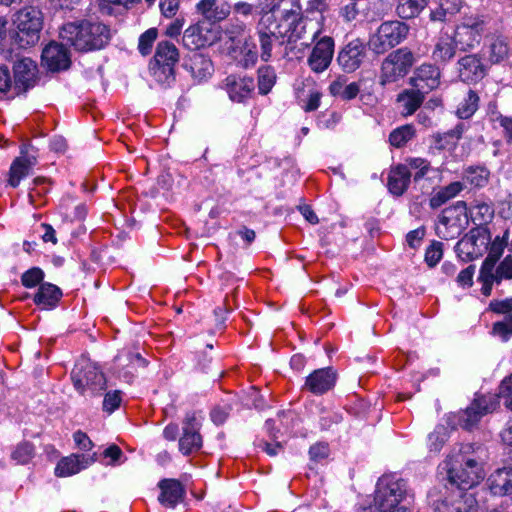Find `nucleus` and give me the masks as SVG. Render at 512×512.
Instances as JSON below:
<instances>
[{
  "instance_id": "46",
  "label": "nucleus",
  "mask_w": 512,
  "mask_h": 512,
  "mask_svg": "<svg viewBox=\"0 0 512 512\" xmlns=\"http://www.w3.org/2000/svg\"><path fill=\"white\" fill-rule=\"evenodd\" d=\"M276 81V74L271 66H263L258 69V89L263 95L270 92Z\"/></svg>"
},
{
  "instance_id": "56",
  "label": "nucleus",
  "mask_w": 512,
  "mask_h": 512,
  "mask_svg": "<svg viewBox=\"0 0 512 512\" xmlns=\"http://www.w3.org/2000/svg\"><path fill=\"white\" fill-rule=\"evenodd\" d=\"M128 362L129 365L132 366H145L146 361L139 353L129 352L126 355H118L115 358V362L118 366H124L125 362Z\"/></svg>"
},
{
  "instance_id": "9",
  "label": "nucleus",
  "mask_w": 512,
  "mask_h": 512,
  "mask_svg": "<svg viewBox=\"0 0 512 512\" xmlns=\"http://www.w3.org/2000/svg\"><path fill=\"white\" fill-rule=\"evenodd\" d=\"M490 241L491 234L487 227H475L458 241L455 249L458 257L468 262L483 256Z\"/></svg>"
},
{
  "instance_id": "18",
  "label": "nucleus",
  "mask_w": 512,
  "mask_h": 512,
  "mask_svg": "<svg viewBox=\"0 0 512 512\" xmlns=\"http://www.w3.org/2000/svg\"><path fill=\"white\" fill-rule=\"evenodd\" d=\"M95 461L96 453L92 455L71 454L58 462L55 468V474L58 477H68L88 468Z\"/></svg>"
},
{
  "instance_id": "8",
  "label": "nucleus",
  "mask_w": 512,
  "mask_h": 512,
  "mask_svg": "<svg viewBox=\"0 0 512 512\" xmlns=\"http://www.w3.org/2000/svg\"><path fill=\"white\" fill-rule=\"evenodd\" d=\"M468 225L467 203L458 201L443 210L436 225L437 235L445 240L455 239Z\"/></svg>"
},
{
  "instance_id": "40",
  "label": "nucleus",
  "mask_w": 512,
  "mask_h": 512,
  "mask_svg": "<svg viewBox=\"0 0 512 512\" xmlns=\"http://www.w3.org/2000/svg\"><path fill=\"white\" fill-rule=\"evenodd\" d=\"M490 172L484 166H469L463 172V178L474 187H484L489 181Z\"/></svg>"
},
{
  "instance_id": "52",
  "label": "nucleus",
  "mask_w": 512,
  "mask_h": 512,
  "mask_svg": "<svg viewBox=\"0 0 512 512\" xmlns=\"http://www.w3.org/2000/svg\"><path fill=\"white\" fill-rule=\"evenodd\" d=\"M322 93L316 89H313L309 92L306 99H301L299 97V103L301 105V108L305 112H312L318 109L320 106Z\"/></svg>"
},
{
  "instance_id": "16",
  "label": "nucleus",
  "mask_w": 512,
  "mask_h": 512,
  "mask_svg": "<svg viewBox=\"0 0 512 512\" xmlns=\"http://www.w3.org/2000/svg\"><path fill=\"white\" fill-rule=\"evenodd\" d=\"M491 311L503 314L504 319L493 325L494 335L506 341L512 335V297L504 300H493L489 304Z\"/></svg>"
},
{
  "instance_id": "63",
  "label": "nucleus",
  "mask_w": 512,
  "mask_h": 512,
  "mask_svg": "<svg viewBox=\"0 0 512 512\" xmlns=\"http://www.w3.org/2000/svg\"><path fill=\"white\" fill-rule=\"evenodd\" d=\"M425 235L424 228H417L415 230L410 231L406 236V241L408 245L412 248H416L420 245L421 240Z\"/></svg>"
},
{
  "instance_id": "20",
  "label": "nucleus",
  "mask_w": 512,
  "mask_h": 512,
  "mask_svg": "<svg viewBox=\"0 0 512 512\" xmlns=\"http://www.w3.org/2000/svg\"><path fill=\"white\" fill-rule=\"evenodd\" d=\"M459 78L463 82H477L486 74L481 58L476 54L465 55L457 61Z\"/></svg>"
},
{
  "instance_id": "48",
  "label": "nucleus",
  "mask_w": 512,
  "mask_h": 512,
  "mask_svg": "<svg viewBox=\"0 0 512 512\" xmlns=\"http://www.w3.org/2000/svg\"><path fill=\"white\" fill-rule=\"evenodd\" d=\"M157 36L158 31L156 28H150L140 35L138 42V50L143 56L150 54V52L152 51L153 44L157 39Z\"/></svg>"
},
{
  "instance_id": "13",
  "label": "nucleus",
  "mask_w": 512,
  "mask_h": 512,
  "mask_svg": "<svg viewBox=\"0 0 512 512\" xmlns=\"http://www.w3.org/2000/svg\"><path fill=\"white\" fill-rule=\"evenodd\" d=\"M483 32L484 22L477 17H468L456 26L452 38L461 50H468L480 43Z\"/></svg>"
},
{
  "instance_id": "19",
  "label": "nucleus",
  "mask_w": 512,
  "mask_h": 512,
  "mask_svg": "<svg viewBox=\"0 0 512 512\" xmlns=\"http://www.w3.org/2000/svg\"><path fill=\"white\" fill-rule=\"evenodd\" d=\"M184 68L190 73L195 83L207 81L214 72L212 61L205 55L193 53L184 62Z\"/></svg>"
},
{
  "instance_id": "61",
  "label": "nucleus",
  "mask_w": 512,
  "mask_h": 512,
  "mask_svg": "<svg viewBox=\"0 0 512 512\" xmlns=\"http://www.w3.org/2000/svg\"><path fill=\"white\" fill-rule=\"evenodd\" d=\"M499 125L503 128L504 138L508 143H512V117L500 115L497 118Z\"/></svg>"
},
{
  "instance_id": "47",
  "label": "nucleus",
  "mask_w": 512,
  "mask_h": 512,
  "mask_svg": "<svg viewBox=\"0 0 512 512\" xmlns=\"http://www.w3.org/2000/svg\"><path fill=\"white\" fill-rule=\"evenodd\" d=\"M30 169L25 165V161L19 157L14 160L10 168L9 183L12 187H17L20 181L26 177Z\"/></svg>"
},
{
  "instance_id": "51",
  "label": "nucleus",
  "mask_w": 512,
  "mask_h": 512,
  "mask_svg": "<svg viewBox=\"0 0 512 512\" xmlns=\"http://www.w3.org/2000/svg\"><path fill=\"white\" fill-rule=\"evenodd\" d=\"M44 279V272L38 267H33L23 273L21 282L26 288H33Z\"/></svg>"
},
{
  "instance_id": "55",
  "label": "nucleus",
  "mask_w": 512,
  "mask_h": 512,
  "mask_svg": "<svg viewBox=\"0 0 512 512\" xmlns=\"http://www.w3.org/2000/svg\"><path fill=\"white\" fill-rule=\"evenodd\" d=\"M494 274L496 276V282H500L502 279L512 278V254L505 257L494 271Z\"/></svg>"
},
{
  "instance_id": "36",
  "label": "nucleus",
  "mask_w": 512,
  "mask_h": 512,
  "mask_svg": "<svg viewBox=\"0 0 512 512\" xmlns=\"http://www.w3.org/2000/svg\"><path fill=\"white\" fill-rule=\"evenodd\" d=\"M37 65L30 58H22L14 64L15 81L24 87L33 84L36 78Z\"/></svg>"
},
{
  "instance_id": "1",
  "label": "nucleus",
  "mask_w": 512,
  "mask_h": 512,
  "mask_svg": "<svg viewBox=\"0 0 512 512\" xmlns=\"http://www.w3.org/2000/svg\"><path fill=\"white\" fill-rule=\"evenodd\" d=\"M111 37L108 26L97 21H75L64 24L60 38L77 51L88 52L105 47Z\"/></svg>"
},
{
  "instance_id": "41",
  "label": "nucleus",
  "mask_w": 512,
  "mask_h": 512,
  "mask_svg": "<svg viewBox=\"0 0 512 512\" xmlns=\"http://www.w3.org/2000/svg\"><path fill=\"white\" fill-rule=\"evenodd\" d=\"M450 431L448 425L439 424L435 427L433 432L428 435L427 446L430 452L438 453L446 441L450 437Z\"/></svg>"
},
{
  "instance_id": "26",
  "label": "nucleus",
  "mask_w": 512,
  "mask_h": 512,
  "mask_svg": "<svg viewBox=\"0 0 512 512\" xmlns=\"http://www.w3.org/2000/svg\"><path fill=\"white\" fill-rule=\"evenodd\" d=\"M487 484L495 496L512 494V468L503 467L495 470L488 478Z\"/></svg>"
},
{
  "instance_id": "6",
  "label": "nucleus",
  "mask_w": 512,
  "mask_h": 512,
  "mask_svg": "<svg viewBox=\"0 0 512 512\" xmlns=\"http://www.w3.org/2000/svg\"><path fill=\"white\" fill-rule=\"evenodd\" d=\"M414 61L413 53L407 48L391 52L382 62L379 83L382 86L397 83L408 74Z\"/></svg>"
},
{
  "instance_id": "43",
  "label": "nucleus",
  "mask_w": 512,
  "mask_h": 512,
  "mask_svg": "<svg viewBox=\"0 0 512 512\" xmlns=\"http://www.w3.org/2000/svg\"><path fill=\"white\" fill-rule=\"evenodd\" d=\"M415 136V129L412 125L406 124L394 129L389 135V142L395 148L403 147Z\"/></svg>"
},
{
  "instance_id": "33",
  "label": "nucleus",
  "mask_w": 512,
  "mask_h": 512,
  "mask_svg": "<svg viewBox=\"0 0 512 512\" xmlns=\"http://www.w3.org/2000/svg\"><path fill=\"white\" fill-rule=\"evenodd\" d=\"M456 45L452 36L446 34L439 37L432 51V59L435 63L446 64L454 58Z\"/></svg>"
},
{
  "instance_id": "30",
  "label": "nucleus",
  "mask_w": 512,
  "mask_h": 512,
  "mask_svg": "<svg viewBox=\"0 0 512 512\" xmlns=\"http://www.w3.org/2000/svg\"><path fill=\"white\" fill-rule=\"evenodd\" d=\"M62 297L60 288L51 283L40 284L37 293L34 295V302L42 309L54 308Z\"/></svg>"
},
{
  "instance_id": "64",
  "label": "nucleus",
  "mask_w": 512,
  "mask_h": 512,
  "mask_svg": "<svg viewBox=\"0 0 512 512\" xmlns=\"http://www.w3.org/2000/svg\"><path fill=\"white\" fill-rule=\"evenodd\" d=\"M474 266H469L462 270L457 276V282L463 287H469L473 282Z\"/></svg>"
},
{
  "instance_id": "29",
  "label": "nucleus",
  "mask_w": 512,
  "mask_h": 512,
  "mask_svg": "<svg viewBox=\"0 0 512 512\" xmlns=\"http://www.w3.org/2000/svg\"><path fill=\"white\" fill-rule=\"evenodd\" d=\"M411 181V172L404 164L393 167L388 177V189L396 195L401 196L407 190Z\"/></svg>"
},
{
  "instance_id": "25",
  "label": "nucleus",
  "mask_w": 512,
  "mask_h": 512,
  "mask_svg": "<svg viewBox=\"0 0 512 512\" xmlns=\"http://www.w3.org/2000/svg\"><path fill=\"white\" fill-rule=\"evenodd\" d=\"M161 493L158 497L159 502L168 508H174L183 500L185 490L182 484L175 479H164L159 482Z\"/></svg>"
},
{
  "instance_id": "10",
  "label": "nucleus",
  "mask_w": 512,
  "mask_h": 512,
  "mask_svg": "<svg viewBox=\"0 0 512 512\" xmlns=\"http://www.w3.org/2000/svg\"><path fill=\"white\" fill-rule=\"evenodd\" d=\"M321 29L317 28L311 37L314 43L310 54L307 57V65L314 73L326 71L333 59L335 43L332 37L323 36L319 38Z\"/></svg>"
},
{
  "instance_id": "42",
  "label": "nucleus",
  "mask_w": 512,
  "mask_h": 512,
  "mask_svg": "<svg viewBox=\"0 0 512 512\" xmlns=\"http://www.w3.org/2000/svg\"><path fill=\"white\" fill-rule=\"evenodd\" d=\"M479 106V96L473 90H468L466 96L459 103L456 114L460 119H468L474 115Z\"/></svg>"
},
{
  "instance_id": "17",
  "label": "nucleus",
  "mask_w": 512,
  "mask_h": 512,
  "mask_svg": "<svg viewBox=\"0 0 512 512\" xmlns=\"http://www.w3.org/2000/svg\"><path fill=\"white\" fill-rule=\"evenodd\" d=\"M411 85L425 94L436 89L440 84V70L433 64H422L414 71Z\"/></svg>"
},
{
  "instance_id": "2",
  "label": "nucleus",
  "mask_w": 512,
  "mask_h": 512,
  "mask_svg": "<svg viewBox=\"0 0 512 512\" xmlns=\"http://www.w3.org/2000/svg\"><path fill=\"white\" fill-rule=\"evenodd\" d=\"M470 449V445L462 446L458 454L448 456L444 462L448 481L458 491L472 488L485 476L482 463L466 455Z\"/></svg>"
},
{
  "instance_id": "4",
  "label": "nucleus",
  "mask_w": 512,
  "mask_h": 512,
  "mask_svg": "<svg viewBox=\"0 0 512 512\" xmlns=\"http://www.w3.org/2000/svg\"><path fill=\"white\" fill-rule=\"evenodd\" d=\"M16 41L21 47L35 45L40 39L43 28V14L40 9L27 6L20 9L14 17Z\"/></svg>"
},
{
  "instance_id": "49",
  "label": "nucleus",
  "mask_w": 512,
  "mask_h": 512,
  "mask_svg": "<svg viewBox=\"0 0 512 512\" xmlns=\"http://www.w3.org/2000/svg\"><path fill=\"white\" fill-rule=\"evenodd\" d=\"M34 456V447L28 442L20 443L12 452V459L18 464L28 463Z\"/></svg>"
},
{
  "instance_id": "54",
  "label": "nucleus",
  "mask_w": 512,
  "mask_h": 512,
  "mask_svg": "<svg viewBox=\"0 0 512 512\" xmlns=\"http://www.w3.org/2000/svg\"><path fill=\"white\" fill-rule=\"evenodd\" d=\"M442 255V243L435 241L426 249L425 261L429 266L433 267L441 260Z\"/></svg>"
},
{
  "instance_id": "21",
  "label": "nucleus",
  "mask_w": 512,
  "mask_h": 512,
  "mask_svg": "<svg viewBox=\"0 0 512 512\" xmlns=\"http://www.w3.org/2000/svg\"><path fill=\"white\" fill-rule=\"evenodd\" d=\"M199 424L194 415H187L183 424V435L179 440L180 451L188 455L198 451L202 446V438L198 433Z\"/></svg>"
},
{
  "instance_id": "3",
  "label": "nucleus",
  "mask_w": 512,
  "mask_h": 512,
  "mask_svg": "<svg viewBox=\"0 0 512 512\" xmlns=\"http://www.w3.org/2000/svg\"><path fill=\"white\" fill-rule=\"evenodd\" d=\"M75 389L84 397L102 395L106 389V378L98 366L89 360L76 363L71 373Z\"/></svg>"
},
{
  "instance_id": "37",
  "label": "nucleus",
  "mask_w": 512,
  "mask_h": 512,
  "mask_svg": "<svg viewBox=\"0 0 512 512\" xmlns=\"http://www.w3.org/2000/svg\"><path fill=\"white\" fill-rule=\"evenodd\" d=\"M464 189V184L460 181L451 182L450 184L441 187L439 190L435 191L431 196L429 204L433 209L439 208L449 200L455 198L459 195Z\"/></svg>"
},
{
  "instance_id": "62",
  "label": "nucleus",
  "mask_w": 512,
  "mask_h": 512,
  "mask_svg": "<svg viewBox=\"0 0 512 512\" xmlns=\"http://www.w3.org/2000/svg\"><path fill=\"white\" fill-rule=\"evenodd\" d=\"M357 0H350V2L341 8L340 14L346 21H352L358 15L356 5Z\"/></svg>"
},
{
  "instance_id": "7",
  "label": "nucleus",
  "mask_w": 512,
  "mask_h": 512,
  "mask_svg": "<svg viewBox=\"0 0 512 512\" xmlns=\"http://www.w3.org/2000/svg\"><path fill=\"white\" fill-rule=\"evenodd\" d=\"M409 33V26L398 20L383 22L369 40L370 49L383 54L403 42Z\"/></svg>"
},
{
  "instance_id": "39",
  "label": "nucleus",
  "mask_w": 512,
  "mask_h": 512,
  "mask_svg": "<svg viewBox=\"0 0 512 512\" xmlns=\"http://www.w3.org/2000/svg\"><path fill=\"white\" fill-rule=\"evenodd\" d=\"M428 5V0H398L396 13L402 19L418 16Z\"/></svg>"
},
{
  "instance_id": "34",
  "label": "nucleus",
  "mask_w": 512,
  "mask_h": 512,
  "mask_svg": "<svg viewBox=\"0 0 512 512\" xmlns=\"http://www.w3.org/2000/svg\"><path fill=\"white\" fill-rule=\"evenodd\" d=\"M494 216V209L491 204L481 200H475L470 207L467 206V218L477 227H486Z\"/></svg>"
},
{
  "instance_id": "15",
  "label": "nucleus",
  "mask_w": 512,
  "mask_h": 512,
  "mask_svg": "<svg viewBox=\"0 0 512 512\" xmlns=\"http://www.w3.org/2000/svg\"><path fill=\"white\" fill-rule=\"evenodd\" d=\"M478 504L473 494L455 491L437 503L435 512H477Z\"/></svg>"
},
{
  "instance_id": "28",
  "label": "nucleus",
  "mask_w": 512,
  "mask_h": 512,
  "mask_svg": "<svg viewBox=\"0 0 512 512\" xmlns=\"http://www.w3.org/2000/svg\"><path fill=\"white\" fill-rule=\"evenodd\" d=\"M196 8L197 12L210 22L222 21L230 14V6L218 3L217 0H200Z\"/></svg>"
},
{
  "instance_id": "57",
  "label": "nucleus",
  "mask_w": 512,
  "mask_h": 512,
  "mask_svg": "<svg viewBox=\"0 0 512 512\" xmlns=\"http://www.w3.org/2000/svg\"><path fill=\"white\" fill-rule=\"evenodd\" d=\"M231 10L234 16L247 19L253 15L254 6L248 2L239 1L230 7Z\"/></svg>"
},
{
  "instance_id": "24",
  "label": "nucleus",
  "mask_w": 512,
  "mask_h": 512,
  "mask_svg": "<svg viewBox=\"0 0 512 512\" xmlns=\"http://www.w3.org/2000/svg\"><path fill=\"white\" fill-rule=\"evenodd\" d=\"M224 85L229 98L234 102L245 101L251 96L255 88L252 78H240L233 75L225 79Z\"/></svg>"
},
{
  "instance_id": "35",
  "label": "nucleus",
  "mask_w": 512,
  "mask_h": 512,
  "mask_svg": "<svg viewBox=\"0 0 512 512\" xmlns=\"http://www.w3.org/2000/svg\"><path fill=\"white\" fill-rule=\"evenodd\" d=\"M287 35V31L281 30V25H274V29L258 31V38L261 47L260 57L263 61L267 62L272 56L273 44L279 40V37Z\"/></svg>"
},
{
  "instance_id": "12",
  "label": "nucleus",
  "mask_w": 512,
  "mask_h": 512,
  "mask_svg": "<svg viewBox=\"0 0 512 512\" xmlns=\"http://www.w3.org/2000/svg\"><path fill=\"white\" fill-rule=\"evenodd\" d=\"M220 32L216 26L198 22L189 26L183 34V45L189 50H198L210 46L219 40Z\"/></svg>"
},
{
  "instance_id": "22",
  "label": "nucleus",
  "mask_w": 512,
  "mask_h": 512,
  "mask_svg": "<svg viewBox=\"0 0 512 512\" xmlns=\"http://www.w3.org/2000/svg\"><path fill=\"white\" fill-rule=\"evenodd\" d=\"M335 382V371L332 368H321L307 376L305 388L315 395H321L332 389Z\"/></svg>"
},
{
  "instance_id": "44",
  "label": "nucleus",
  "mask_w": 512,
  "mask_h": 512,
  "mask_svg": "<svg viewBox=\"0 0 512 512\" xmlns=\"http://www.w3.org/2000/svg\"><path fill=\"white\" fill-rule=\"evenodd\" d=\"M509 44L503 37H496L489 45V59L492 63L503 61L509 53Z\"/></svg>"
},
{
  "instance_id": "53",
  "label": "nucleus",
  "mask_w": 512,
  "mask_h": 512,
  "mask_svg": "<svg viewBox=\"0 0 512 512\" xmlns=\"http://www.w3.org/2000/svg\"><path fill=\"white\" fill-rule=\"evenodd\" d=\"M122 401L121 392L118 390L107 392L103 400V410L108 414L113 413Z\"/></svg>"
},
{
  "instance_id": "14",
  "label": "nucleus",
  "mask_w": 512,
  "mask_h": 512,
  "mask_svg": "<svg viewBox=\"0 0 512 512\" xmlns=\"http://www.w3.org/2000/svg\"><path fill=\"white\" fill-rule=\"evenodd\" d=\"M366 57V47L360 39L347 43L338 53L337 62L343 71L352 73L363 63Z\"/></svg>"
},
{
  "instance_id": "38",
  "label": "nucleus",
  "mask_w": 512,
  "mask_h": 512,
  "mask_svg": "<svg viewBox=\"0 0 512 512\" xmlns=\"http://www.w3.org/2000/svg\"><path fill=\"white\" fill-rule=\"evenodd\" d=\"M424 92L419 90H406L398 96V103L402 107V113L412 115L423 103Z\"/></svg>"
},
{
  "instance_id": "50",
  "label": "nucleus",
  "mask_w": 512,
  "mask_h": 512,
  "mask_svg": "<svg viewBox=\"0 0 512 512\" xmlns=\"http://www.w3.org/2000/svg\"><path fill=\"white\" fill-rule=\"evenodd\" d=\"M241 54H242L241 61L244 65V67H250V66L255 65V63L257 62V59H258L257 45L252 41L246 40L241 49Z\"/></svg>"
},
{
  "instance_id": "60",
  "label": "nucleus",
  "mask_w": 512,
  "mask_h": 512,
  "mask_svg": "<svg viewBox=\"0 0 512 512\" xmlns=\"http://www.w3.org/2000/svg\"><path fill=\"white\" fill-rule=\"evenodd\" d=\"M73 439L76 446L83 451H89L93 448L94 444L88 435L80 430L73 434Z\"/></svg>"
},
{
  "instance_id": "59",
  "label": "nucleus",
  "mask_w": 512,
  "mask_h": 512,
  "mask_svg": "<svg viewBox=\"0 0 512 512\" xmlns=\"http://www.w3.org/2000/svg\"><path fill=\"white\" fill-rule=\"evenodd\" d=\"M161 14L166 18H172L179 9V0H160Z\"/></svg>"
},
{
  "instance_id": "58",
  "label": "nucleus",
  "mask_w": 512,
  "mask_h": 512,
  "mask_svg": "<svg viewBox=\"0 0 512 512\" xmlns=\"http://www.w3.org/2000/svg\"><path fill=\"white\" fill-rule=\"evenodd\" d=\"M329 455V447L325 443H316L309 449V456L312 461H321Z\"/></svg>"
},
{
  "instance_id": "31",
  "label": "nucleus",
  "mask_w": 512,
  "mask_h": 512,
  "mask_svg": "<svg viewBox=\"0 0 512 512\" xmlns=\"http://www.w3.org/2000/svg\"><path fill=\"white\" fill-rule=\"evenodd\" d=\"M466 125L464 123H458L453 129L433 135V145L437 150H454L461 139Z\"/></svg>"
},
{
  "instance_id": "45",
  "label": "nucleus",
  "mask_w": 512,
  "mask_h": 512,
  "mask_svg": "<svg viewBox=\"0 0 512 512\" xmlns=\"http://www.w3.org/2000/svg\"><path fill=\"white\" fill-rule=\"evenodd\" d=\"M405 166L407 169L414 170L413 180L415 182L420 181L424 178L431 170L430 162L421 157H409L405 160Z\"/></svg>"
},
{
  "instance_id": "23",
  "label": "nucleus",
  "mask_w": 512,
  "mask_h": 512,
  "mask_svg": "<svg viewBox=\"0 0 512 512\" xmlns=\"http://www.w3.org/2000/svg\"><path fill=\"white\" fill-rule=\"evenodd\" d=\"M42 62L51 71L67 69L70 59L66 48L59 43L52 42L42 51Z\"/></svg>"
},
{
  "instance_id": "32",
  "label": "nucleus",
  "mask_w": 512,
  "mask_h": 512,
  "mask_svg": "<svg viewBox=\"0 0 512 512\" xmlns=\"http://www.w3.org/2000/svg\"><path fill=\"white\" fill-rule=\"evenodd\" d=\"M462 0H439L437 6L430 10L429 18L432 22H448L460 12Z\"/></svg>"
},
{
  "instance_id": "5",
  "label": "nucleus",
  "mask_w": 512,
  "mask_h": 512,
  "mask_svg": "<svg viewBox=\"0 0 512 512\" xmlns=\"http://www.w3.org/2000/svg\"><path fill=\"white\" fill-rule=\"evenodd\" d=\"M179 60L176 46L169 41L157 44L156 52L149 65L150 74L160 84H169L174 80V67Z\"/></svg>"
},
{
  "instance_id": "27",
  "label": "nucleus",
  "mask_w": 512,
  "mask_h": 512,
  "mask_svg": "<svg viewBox=\"0 0 512 512\" xmlns=\"http://www.w3.org/2000/svg\"><path fill=\"white\" fill-rule=\"evenodd\" d=\"M509 241V231L505 230L502 236H496L493 240L490 241V246L488 245V256L484 260L482 264V274L483 275H492V271L495 268L497 261L502 256L505 247L507 246Z\"/></svg>"
},
{
  "instance_id": "11",
  "label": "nucleus",
  "mask_w": 512,
  "mask_h": 512,
  "mask_svg": "<svg viewBox=\"0 0 512 512\" xmlns=\"http://www.w3.org/2000/svg\"><path fill=\"white\" fill-rule=\"evenodd\" d=\"M498 406L499 401L496 394L477 396L467 409L460 412L459 424L464 429L471 430L484 415L493 412Z\"/></svg>"
}]
</instances>
